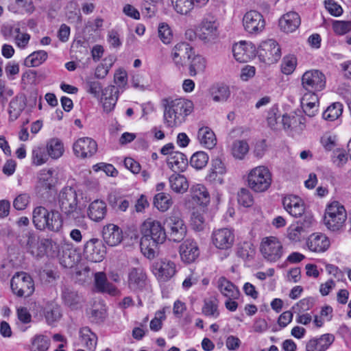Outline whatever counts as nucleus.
<instances>
[{
  "label": "nucleus",
  "mask_w": 351,
  "mask_h": 351,
  "mask_svg": "<svg viewBox=\"0 0 351 351\" xmlns=\"http://www.w3.org/2000/svg\"><path fill=\"white\" fill-rule=\"evenodd\" d=\"M257 53L260 59L267 64L276 62L281 56L280 48L273 39L262 42L258 48Z\"/></svg>",
  "instance_id": "9b49d317"
},
{
  "label": "nucleus",
  "mask_w": 351,
  "mask_h": 351,
  "mask_svg": "<svg viewBox=\"0 0 351 351\" xmlns=\"http://www.w3.org/2000/svg\"><path fill=\"white\" fill-rule=\"evenodd\" d=\"M297 60L294 56H286L283 58L281 64V70L284 74L292 73L296 66Z\"/></svg>",
  "instance_id": "5fc2aeb1"
},
{
  "label": "nucleus",
  "mask_w": 351,
  "mask_h": 351,
  "mask_svg": "<svg viewBox=\"0 0 351 351\" xmlns=\"http://www.w3.org/2000/svg\"><path fill=\"white\" fill-rule=\"evenodd\" d=\"M346 218L347 214L343 206L338 202H333L326 208L324 223L329 230L337 231L343 226Z\"/></svg>",
  "instance_id": "0eeeda50"
},
{
  "label": "nucleus",
  "mask_w": 351,
  "mask_h": 351,
  "mask_svg": "<svg viewBox=\"0 0 351 351\" xmlns=\"http://www.w3.org/2000/svg\"><path fill=\"white\" fill-rule=\"evenodd\" d=\"M308 248L314 252H324L330 245L329 239L324 234L313 233L307 239Z\"/></svg>",
  "instance_id": "393cba45"
},
{
  "label": "nucleus",
  "mask_w": 351,
  "mask_h": 351,
  "mask_svg": "<svg viewBox=\"0 0 351 351\" xmlns=\"http://www.w3.org/2000/svg\"><path fill=\"white\" fill-rule=\"evenodd\" d=\"M176 268V264L173 262L167 260L162 261L158 269V277L163 281L168 280L175 275Z\"/></svg>",
  "instance_id": "ea45409f"
},
{
  "label": "nucleus",
  "mask_w": 351,
  "mask_h": 351,
  "mask_svg": "<svg viewBox=\"0 0 351 351\" xmlns=\"http://www.w3.org/2000/svg\"><path fill=\"white\" fill-rule=\"evenodd\" d=\"M302 86L308 93L321 91L326 86V77L319 70L307 71L302 76Z\"/></svg>",
  "instance_id": "9d476101"
},
{
  "label": "nucleus",
  "mask_w": 351,
  "mask_h": 351,
  "mask_svg": "<svg viewBox=\"0 0 351 351\" xmlns=\"http://www.w3.org/2000/svg\"><path fill=\"white\" fill-rule=\"evenodd\" d=\"M102 237L108 245L117 246L123 240V232L118 226L110 223L103 228Z\"/></svg>",
  "instance_id": "5701e85b"
},
{
  "label": "nucleus",
  "mask_w": 351,
  "mask_h": 351,
  "mask_svg": "<svg viewBox=\"0 0 351 351\" xmlns=\"http://www.w3.org/2000/svg\"><path fill=\"white\" fill-rule=\"evenodd\" d=\"M80 339L88 350L95 351L97 337L88 327H83L80 330Z\"/></svg>",
  "instance_id": "e433bc0d"
},
{
  "label": "nucleus",
  "mask_w": 351,
  "mask_h": 351,
  "mask_svg": "<svg viewBox=\"0 0 351 351\" xmlns=\"http://www.w3.org/2000/svg\"><path fill=\"white\" fill-rule=\"evenodd\" d=\"M99 98L104 111L109 113L115 107L119 98V90L114 86H108L102 90Z\"/></svg>",
  "instance_id": "412c9836"
},
{
  "label": "nucleus",
  "mask_w": 351,
  "mask_h": 351,
  "mask_svg": "<svg viewBox=\"0 0 351 351\" xmlns=\"http://www.w3.org/2000/svg\"><path fill=\"white\" fill-rule=\"evenodd\" d=\"M47 57L48 54L45 51H34L26 58L25 64L31 67L38 66L47 60Z\"/></svg>",
  "instance_id": "49530a36"
},
{
  "label": "nucleus",
  "mask_w": 351,
  "mask_h": 351,
  "mask_svg": "<svg viewBox=\"0 0 351 351\" xmlns=\"http://www.w3.org/2000/svg\"><path fill=\"white\" fill-rule=\"evenodd\" d=\"M194 55L193 48L187 43H179L171 51V58L176 67L180 69L186 64V60L191 59Z\"/></svg>",
  "instance_id": "f3484780"
},
{
  "label": "nucleus",
  "mask_w": 351,
  "mask_h": 351,
  "mask_svg": "<svg viewBox=\"0 0 351 351\" xmlns=\"http://www.w3.org/2000/svg\"><path fill=\"white\" fill-rule=\"evenodd\" d=\"M169 181L171 189L176 193H183L189 188L186 178L182 175L173 173L169 177Z\"/></svg>",
  "instance_id": "4c0bfd02"
},
{
  "label": "nucleus",
  "mask_w": 351,
  "mask_h": 351,
  "mask_svg": "<svg viewBox=\"0 0 351 351\" xmlns=\"http://www.w3.org/2000/svg\"><path fill=\"white\" fill-rule=\"evenodd\" d=\"M243 25L248 34H258L265 29V21L260 12L250 10L243 16Z\"/></svg>",
  "instance_id": "f8f14e48"
},
{
  "label": "nucleus",
  "mask_w": 351,
  "mask_h": 351,
  "mask_svg": "<svg viewBox=\"0 0 351 351\" xmlns=\"http://www.w3.org/2000/svg\"><path fill=\"white\" fill-rule=\"evenodd\" d=\"M335 336L331 334H324L319 338L310 339L306 345V351H326L334 342Z\"/></svg>",
  "instance_id": "a878e982"
},
{
  "label": "nucleus",
  "mask_w": 351,
  "mask_h": 351,
  "mask_svg": "<svg viewBox=\"0 0 351 351\" xmlns=\"http://www.w3.org/2000/svg\"><path fill=\"white\" fill-rule=\"evenodd\" d=\"M173 201L169 194L158 193L154 198V206L161 212H165L171 206Z\"/></svg>",
  "instance_id": "a19ab883"
},
{
  "label": "nucleus",
  "mask_w": 351,
  "mask_h": 351,
  "mask_svg": "<svg viewBox=\"0 0 351 351\" xmlns=\"http://www.w3.org/2000/svg\"><path fill=\"white\" fill-rule=\"evenodd\" d=\"M94 276L95 286L98 291L108 293L111 295L116 293V287L108 282L106 276L104 272H97Z\"/></svg>",
  "instance_id": "f704fd0d"
},
{
  "label": "nucleus",
  "mask_w": 351,
  "mask_h": 351,
  "mask_svg": "<svg viewBox=\"0 0 351 351\" xmlns=\"http://www.w3.org/2000/svg\"><path fill=\"white\" fill-rule=\"evenodd\" d=\"M254 254V248L250 243L241 244L237 250V255L243 259H247Z\"/></svg>",
  "instance_id": "052dcab7"
},
{
  "label": "nucleus",
  "mask_w": 351,
  "mask_h": 351,
  "mask_svg": "<svg viewBox=\"0 0 351 351\" xmlns=\"http://www.w3.org/2000/svg\"><path fill=\"white\" fill-rule=\"evenodd\" d=\"M73 149L77 157L81 158L91 157L97 151V143L91 138L83 137L74 143Z\"/></svg>",
  "instance_id": "2eb2a0df"
},
{
  "label": "nucleus",
  "mask_w": 351,
  "mask_h": 351,
  "mask_svg": "<svg viewBox=\"0 0 351 351\" xmlns=\"http://www.w3.org/2000/svg\"><path fill=\"white\" fill-rule=\"evenodd\" d=\"M50 346L49 339L43 335H36L32 339L31 351H47Z\"/></svg>",
  "instance_id": "de8ad7c7"
},
{
  "label": "nucleus",
  "mask_w": 351,
  "mask_h": 351,
  "mask_svg": "<svg viewBox=\"0 0 351 351\" xmlns=\"http://www.w3.org/2000/svg\"><path fill=\"white\" fill-rule=\"evenodd\" d=\"M25 99L24 97H15L10 102L9 114L12 120H16L25 108Z\"/></svg>",
  "instance_id": "58836bf2"
},
{
  "label": "nucleus",
  "mask_w": 351,
  "mask_h": 351,
  "mask_svg": "<svg viewBox=\"0 0 351 351\" xmlns=\"http://www.w3.org/2000/svg\"><path fill=\"white\" fill-rule=\"evenodd\" d=\"M94 169L95 171H97L98 169L103 170L107 176L112 177H115L118 174L117 170L110 164L101 162L95 165Z\"/></svg>",
  "instance_id": "69168bd1"
},
{
  "label": "nucleus",
  "mask_w": 351,
  "mask_h": 351,
  "mask_svg": "<svg viewBox=\"0 0 351 351\" xmlns=\"http://www.w3.org/2000/svg\"><path fill=\"white\" fill-rule=\"evenodd\" d=\"M106 253V247L102 241L98 239H91L88 241L84 249V254L89 261L99 263L103 261Z\"/></svg>",
  "instance_id": "ddd939ff"
},
{
  "label": "nucleus",
  "mask_w": 351,
  "mask_h": 351,
  "mask_svg": "<svg viewBox=\"0 0 351 351\" xmlns=\"http://www.w3.org/2000/svg\"><path fill=\"white\" fill-rule=\"evenodd\" d=\"M208 159L209 157L206 152H197L191 157L190 164L196 169H202L207 165Z\"/></svg>",
  "instance_id": "8fccbe9b"
},
{
  "label": "nucleus",
  "mask_w": 351,
  "mask_h": 351,
  "mask_svg": "<svg viewBox=\"0 0 351 351\" xmlns=\"http://www.w3.org/2000/svg\"><path fill=\"white\" fill-rule=\"evenodd\" d=\"M271 181V174L264 166L252 169L247 175L248 186L256 193L266 191L270 187Z\"/></svg>",
  "instance_id": "39448f33"
},
{
  "label": "nucleus",
  "mask_w": 351,
  "mask_h": 351,
  "mask_svg": "<svg viewBox=\"0 0 351 351\" xmlns=\"http://www.w3.org/2000/svg\"><path fill=\"white\" fill-rule=\"evenodd\" d=\"M217 287L221 294L228 299H238L240 291L238 288L225 277H221L217 282Z\"/></svg>",
  "instance_id": "7c9ffc66"
},
{
  "label": "nucleus",
  "mask_w": 351,
  "mask_h": 351,
  "mask_svg": "<svg viewBox=\"0 0 351 351\" xmlns=\"http://www.w3.org/2000/svg\"><path fill=\"white\" fill-rule=\"evenodd\" d=\"M162 104L164 123L169 128L180 125L193 110V102L184 98L164 99Z\"/></svg>",
  "instance_id": "f03ea898"
},
{
  "label": "nucleus",
  "mask_w": 351,
  "mask_h": 351,
  "mask_svg": "<svg viewBox=\"0 0 351 351\" xmlns=\"http://www.w3.org/2000/svg\"><path fill=\"white\" fill-rule=\"evenodd\" d=\"M167 237L169 240L179 243L186 235V226L178 212H172L165 220Z\"/></svg>",
  "instance_id": "423d86ee"
},
{
  "label": "nucleus",
  "mask_w": 351,
  "mask_h": 351,
  "mask_svg": "<svg viewBox=\"0 0 351 351\" xmlns=\"http://www.w3.org/2000/svg\"><path fill=\"white\" fill-rule=\"evenodd\" d=\"M343 112V105L339 102H335L329 106L323 112L322 117L328 121L337 119Z\"/></svg>",
  "instance_id": "c03bdc74"
},
{
  "label": "nucleus",
  "mask_w": 351,
  "mask_h": 351,
  "mask_svg": "<svg viewBox=\"0 0 351 351\" xmlns=\"http://www.w3.org/2000/svg\"><path fill=\"white\" fill-rule=\"evenodd\" d=\"M199 254L197 244L193 239H186L180 246V258L186 263L194 262Z\"/></svg>",
  "instance_id": "aec40b11"
},
{
  "label": "nucleus",
  "mask_w": 351,
  "mask_h": 351,
  "mask_svg": "<svg viewBox=\"0 0 351 351\" xmlns=\"http://www.w3.org/2000/svg\"><path fill=\"white\" fill-rule=\"evenodd\" d=\"M106 310L105 306L102 304H95L88 312V318L91 322H103L106 317Z\"/></svg>",
  "instance_id": "a18cd8bd"
},
{
  "label": "nucleus",
  "mask_w": 351,
  "mask_h": 351,
  "mask_svg": "<svg viewBox=\"0 0 351 351\" xmlns=\"http://www.w3.org/2000/svg\"><path fill=\"white\" fill-rule=\"evenodd\" d=\"M47 151L51 158L53 159L60 158L64 152L62 141L58 138L49 140L47 144Z\"/></svg>",
  "instance_id": "37998d69"
},
{
  "label": "nucleus",
  "mask_w": 351,
  "mask_h": 351,
  "mask_svg": "<svg viewBox=\"0 0 351 351\" xmlns=\"http://www.w3.org/2000/svg\"><path fill=\"white\" fill-rule=\"evenodd\" d=\"M61 296L64 304L73 309L77 308L82 302V296L70 287H62Z\"/></svg>",
  "instance_id": "c756f323"
},
{
  "label": "nucleus",
  "mask_w": 351,
  "mask_h": 351,
  "mask_svg": "<svg viewBox=\"0 0 351 351\" xmlns=\"http://www.w3.org/2000/svg\"><path fill=\"white\" fill-rule=\"evenodd\" d=\"M230 95L229 87L223 84H218L211 88V96L216 102H224Z\"/></svg>",
  "instance_id": "79ce46f5"
},
{
  "label": "nucleus",
  "mask_w": 351,
  "mask_h": 351,
  "mask_svg": "<svg viewBox=\"0 0 351 351\" xmlns=\"http://www.w3.org/2000/svg\"><path fill=\"white\" fill-rule=\"evenodd\" d=\"M48 153L46 154L45 149L44 147H36L32 152V158L34 164L36 165H40L45 163L47 160Z\"/></svg>",
  "instance_id": "6e6d98bb"
},
{
  "label": "nucleus",
  "mask_w": 351,
  "mask_h": 351,
  "mask_svg": "<svg viewBox=\"0 0 351 351\" xmlns=\"http://www.w3.org/2000/svg\"><path fill=\"white\" fill-rule=\"evenodd\" d=\"M306 119L304 117L297 114H284L281 118L282 127L286 130L300 134L305 128Z\"/></svg>",
  "instance_id": "b1692460"
},
{
  "label": "nucleus",
  "mask_w": 351,
  "mask_h": 351,
  "mask_svg": "<svg viewBox=\"0 0 351 351\" xmlns=\"http://www.w3.org/2000/svg\"><path fill=\"white\" fill-rule=\"evenodd\" d=\"M11 289L18 297H29L34 291V284L32 277L25 272H17L10 281Z\"/></svg>",
  "instance_id": "6e6552de"
},
{
  "label": "nucleus",
  "mask_w": 351,
  "mask_h": 351,
  "mask_svg": "<svg viewBox=\"0 0 351 351\" xmlns=\"http://www.w3.org/2000/svg\"><path fill=\"white\" fill-rule=\"evenodd\" d=\"M57 180L53 169L41 170L38 174V182L36 186L37 193L43 196L55 186Z\"/></svg>",
  "instance_id": "4468645a"
},
{
  "label": "nucleus",
  "mask_w": 351,
  "mask_h": 351,
  "mask_svg": "<svg viewBox=\"0 0 351 351\" xmlns=\"http://www.w3.org/2000/svg\"><path fill=\"white\" fill-rule=\"evenodd\" d=\"M301 23L299 14L295 12L285 14L279 20L280 29L289 33L295 31Z\"/></svg>",
  "instance_id": "bb28decb"
},
{
  "label": "nucleus",
  "mask_w": 351,
  "mask_h": 351,
  "mask_svg": "<svg viewBox=\"0 0 351 351\" xmlns=\"http://www.w3.org/2000/svg\"><path fill=\"white\" fill-rule=\"evenodd\" d=\"M212 239L216 247L221 250H228L234 243V234L230 229L221 228L213 232Z\"/></svg>",
  "instance_id": "a211bd4d"
},
{
  "label": "nucleus",
  "mask_w": 351,
  "mask_h": 351,
  "mask_svg": "<svg viewBox=\"0 0 351 351\" xmlns=\"http://www.w3.org/2000/svg\"><path fill=\"white\" fill-rule=\"evenodd\" d=\"M188 164L186 156L179 152H171L167 159V165L173 171H182Z\"/></svg>",
  "instance_id": "473e14b6"
},
{
  "label": "nucleus",
  "mask_w": 351,
  "mask_h": 351,
  "mask_svg": "<svg viewBox=\"0 0 351 351\" xmlns=\"http://www.w3.org/2000/svg\"><path fill=\"white\" fill-rule=\"evenodd\" d=\"M191 196L198 204L207 206L210 202V195L206 188L202 184H196L191 189Z\"/></svg>",
  "instance_id": "c9c22d12"
},
{
  "label": "nucleus",
  "mask_w": 351,
  "mask_h": 351,
  "mask_svg": "<svg viewBox=\"0 0 351 351\" xmlns=\"http://www.w3.org/2000/svg\"><path fill=\"white\" fill-rule=\"evenodd\" d=\"M58 202L60 210L67 218L76 219L79 217L81 210L77 206V195L74 189L63 188L58 195Z\"/></svg>",
  "instance_id": "20e7f679"
},
{
  "label": "nucleus",
  "mask_w": 351,
  "mask_h": 351,
  "mask_svg": "<svg viewBox=\"0 0 351 351\" xmlns=\"http://www.w3.org/2000/svg\"><path fill=\"white\" fill-rule=\"evenodd\" d=\"M142 232L140 243L141 252L149 259H153L157 255L158 245L167 238L166 231L159 221L148 219L143 224Z\"/></svg>",
  "instance_id": "f257e3e1"
},
{
  "label": "nucleus",
  "mask_w": 351,
  "mask_h": 351,
  "mask_svg": "<svg viewBox=\"0 0 351 351\" xmlns=\"http://www.w3.org/2000/svg\"><path fill=\"white\" fill-rule=\"evenodd\" d=\"M313 305L312 300L310 298H304L298 302L293 307V310L298 313L308 311Z\"/></svg>",
  "instance_id": "774afa93"
},
{
  "label": "nucleus",
  "mask_w": 351,
  "mask_h": 351,
  "mask_svg": "<svg viewBox=\"0 0 351 351\" xmlns=\"http://www.w3.org/2000/svg\"><path fill=\"white\" fill-rule=\"evenodd\" d=\"M325 6L332 15L338 16L343 12L342 8L333 0H326Z\"/></svg>",
  "instance_id": "338daca9"
},
{
  "label": "nucleus",
  "mask_w": 351,
  "mask_h": 351,
  "mask_svg": "<svg viewBox=\"0 0 351 351\" xmlns=\"http://www.w3.org/2000/svg\"><path fill=\"white\" fill-rule=\"evenodd\" d=\"M282 204L285 209L295 217L302 216L305 211L304 201L297 195H289L285 197Z\"/></svg>",
  "instance_id": "6ab92c4d"
},
{
  "label": "nucleus",
  "mask_w": 351,
  "mask_h": 351,
  "mask_svg": "<svg viewBox=\"0 0 351 351\" xmlns=\"http://www.w3.org/2000/svg\"><path fill=\"white\" fill-rule=\"evenodd\" d=\"M175 10L180 14H188L194 7L193 0H171Z\"/></svg>",
  "instance_id": "3c124183"
},
{
  "label": "nucleus",
  "mask_w": 351,
  "mask_h": 351,
  "mask_svg": "<svg viewBox=\"0 0 351 351\" xmlns=\"http://www.w3.org/2000/svg\"><path fill=\"white\" fill-rule=\"evenodd\" d=\"M205 219L204 215L198 211L193 212L191 216V226L194 230L201 231L204 227Z\"/></svg>",
  "instance_id": "680f3d73"
},
{
  "label": "nucleus",
  "mask_w": 351,
  "mask_h": 351,
  "mask_svg": "<svg viewBox=\"0 0 351 351\" xmlns=\"http://www.w3.org/2000/svg\"><path fill=\"white\" fill-rule=\"evenodd\" d=\"M32 221L37 230L59 232L63 225V219L59 211L49 210L44 206L36 207L32 213Z\"/></svg>",
  "instance_id": "7ed1b4c3"
},
{
  "label": "nucleus",
  "mask_w": 351,
  "mask_h": 351,
  "mask_svg": "<svg viewBox=\"0 0 351 351\" xmlns=\"http://www.w3.org/2000/svg\"><path fill=\"white\" fill-rule=\"evenodd\" d=\"M203 315L206 317L216 319L219 315L218 304L216 300H205L202 308Z\"/></svg>",
  "instance_id": "09e8293b"
},
{
  "label": "nucleus",
  "mask_w": 351,
  "mask_h": 351,
  "mask_svg": "<svg viewBox=\"0 0 351 351\" xmlns=\"http://www.w3.org/2000/svg\"><path fill=\"white\" fill-rule=\"evenodd\" d=\"M199 38L205 42L214 40L217 35V25L214 19L202 21L199 30Z\"/></svg>",
  "instance_id": "c85d7f7f"
},
{
  "label": "nucleus",
  "mask_w": 351,
  "mask_h": 351,
  "mask_svg": "<svg viewBox=\"0 0 351 351\" xmlns=\"http://www.w3.org/2000/svg\"><path fill=\"white\" fill-rule=\"evenodd\" d=\"M86 84L88 86V92L95 97L99 99L100 97V92L103 90L101 84L97 81L88 80Z\"/></svg>",
  "instance_id": "0e129e2a"
},
{
  "label": "nucleus",
  "mask_w": 351,
  "mask_h": 351,
  "mask_svg": "<svg viewBox=\"0 0 351 351\" xmlns=\"http://www.w3.org/2000/svg\"><path fill=\"white\" fill-rule=\"evenodd\" d=\"M189 66V73L191 76H195L197 73L203 72L206 67L205 59L201 56H195L191 58Z\"/></svg>",
  "instance_id": "864d4df0"
},
{
  "label": "nucleus",
  "mask_w": 351,
  "mask_h": 351,
  "mask_svg": "<svg viewBox=\"0 0 351 351\" xmlns=\"http://www.w3.org/2000/svg\"><path fill=\"white\" fill-rule=\"evenodd\" d=\"M334 32L339 35H343L351 31V21H336L332 23Z\"/></svg>",
  "instance_id": "bf43d9fd"
},
{
  "label": "nucleus",
  "mask_w": 351,
  "mask_h": 351,
  "mask_svg": "<svg viewBox=\"0 0 351 351\" xmlns=\"http://www.w3.org/2000/svg\"><path fill=\"white\" fill-rule=\"evenodd\" d=\"M304 229L302 226L300 225H294L291 226L288 229V234L287 237L289 240L296 242L300 240L301 234L303 232Z\"/></svg>",
  "instance_id": "e2e57ef3"
},
{
  "label": "nucleus",
  "mask_w": 351,
  "mask_h": 351,
  "mask_svg": "<svg viewBox=\"0 0 351 351\" xmlns=\"http://www.w3.org/2000/svg\"><path fill=\"white\" fill-rule=\"evenodd\" d=\"M128 285L130 289L136 292H142L148 289L147 276L142 267L132 268L128 275Z\"/></svg>",
  "instance_id": "dca6fc26"
},
{
  "label": "nucleus",
  "mask_w": 351,
  "mask_h": 351,
  "mask_svg": "<svg viewBox=\"0 0 351 351\" xmlns=\"http://www.w3.org/2000/svg\"><path fill=\"white\" fill-rule=\"evenodd\" d=\"M301 106L304 112L309 117H314L319 106V99L315 93H307L301 99Z\"/></svg>",
  "instance_id": "cd10ccee"
},
{
  "label": "nucleus",
  "mask_w": 351,
  "mask_h": 351,
  "mask_svg": "<svg viewBox=\"0 0 351 351\" xmlns=\"http://www.w3.org/2000/svg\"><path fill=\"white\" fill-rule=\"evenodd\" d=\"M106 213V204L104 201L95 200L88 206V215L93 221H99L104 219Z\"/></svg>",
  "instance_id": "2f4dec72"
},
{
  "label": "nucleus",
  "mask_w": 351,
  "mask_h": 351,
  "mask_svg": "<svg viewBox=\"0 0 351 351\" xmlns=\"http://www.w3.org/2000/svg\"><path fill=\"white\" fill-rule=\"evenodd\" d=\"M197 138L200 144L208 149L213 148L217 144L215 134L208 127H202L199 129Z\"/></svg>",
  "instance_id": "72a5a7b5"
},
{
  "label": "nucleus",
  "mask_w": 351,
  "mask_h": 351,
  "mask_svg": "<svg viewBox=\"0 0 351 351\" xmlns=\"http://www.w3.org/2000/svg\"><path fill=\"white\" fill-rule=\"evenodd\" d=\"M249 151V145L245 141H236L232 147V154L237 159H243Z\"/></svg>",
  "instance_id": "603ef678"
},
{
  "label": "nucleus",
  "mask_w": 351,
  "mask_h": 351,
  "mask_svg": "<svg viewBox=\"0 0 351 351\" xmlns=\"http://www.w3.org/2000/svg\"><path fill=\"white\" fill-rule=\"evenodd\" d=\"M253 197L247 189H241L238 193V202L245 207H250L253 204Z\"/></svg>",
  "instance_id": "13d9d810"
},
{
  "label": "nucleus",
  "mask_w": 351,
  "mask_h": 351,
  "mask_svg": "<svg viewBox=\"0 0 351 351\" xmlns=\"http://www.w3.org/2000/svg\"><path fill=\"white\" fill-rule=\"evenodd\" d=\"M158 36L165 44L171 43L173 38V34L170 27L166 23H161L158 26Z\"/></svg>",
  "instance_id": "4d7b16f0"
},
{
  "label": "nucleus",
  "mask_w": 351,
  "mask_h": 351,
  "mask_svg": "<svg viewBox=\"0 0 351 351\" xmlns=\"http://www.w3.org/2000/svg\"><path fill=\"white\" fill-rule=\"evenodd\" d=\"M255 48L252 43L241 41L232 47L235 59L240 62H247L254 56Z\"/></svg>",
  "instance_id": "4be33fe9"
},
{
  "label": "nucleus",
  "mask_w": 351,
  "mask_h": 351,
  "mask_svg": "<svg viewBox=\"0 0 351 351\" xmlns=\"http://www.w3.org/2000/svg\"><path fill=\"white\" fill-rule=\"evenodd\" d=\"M261 252L267 261L276 262L283 254V246L278 238L275 237H266L261 242Z\"/></svg>",
  "instance_id": "1a4fd4ad"
}]
</instances>
